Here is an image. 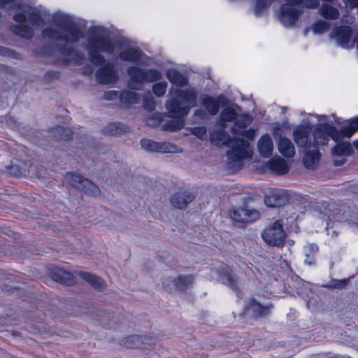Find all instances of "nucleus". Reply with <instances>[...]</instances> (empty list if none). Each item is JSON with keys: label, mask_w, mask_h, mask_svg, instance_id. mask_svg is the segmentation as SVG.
I'll return each instance as SVG.
<instances>
[{"label": "nucleus", "mask_w": 358, "mask_h": 358, "mask_svg": "<svg viewBox=\"0 0 358 358\" xmlns=\"http://www.w3.org/2000/svg\"><path fill=\"white\" fill-rule=\"evenodd\" d=\"M54 24L57 27H47L41 31V36L54 44L55 50L61 55L63 65L73 63L80 65L85 59V54L76 49L79 41L85 37L83 30L76 22L73 16L55 12L52 15Z\"/></svg>", "instance_id": "f257e3e1"}, {"label": "nucleus", "mask_w": 358, "mask_h": 358, "mask_svg": "<svg viewBox=\"0 0 358 358\" xmlns=\"http://www.w3.org/2000/svg\"><path fill=\"white\" fill-rule=\"evenodd\" d=\"M87 43L85 47L89 60L96 66H100L96 72V81L99 84L115 83L119 74L113 63L106 62L101 53L111 55L115 51V43L110 38V31L101 25L90 26L87 29Z\"/></svg>", "instance_id": "f03ea898"}, {"label": "nucleus", "mask_w": 358, "mask_h": 358, "mask_svg": "<svg viewBox=\"0 0 358 358\" xmlns=\"http://www.w3.org/2000/svg\"><path fill=\"white\" fill-rule=\"evenodd\" d=\"M210 139L212 143L217 146L224 145L231 148L227 153L228 169H232L235 164H239L244 159L250 157L248 151L249 142L240 138H231L224 129L213 131L210 134Z\"/></svg>", "instance_id": "7ed1b4c3"}, {"label": "nucleus", "mask_w": 358, "mask_h": 358, "mask_svg": "<svg viewBox=\"0 0 358 358\" xmlns=\"http://www.w3.org/2000/svg\"><path fill=\"white\" fill-rule=\"evenodd\" d=\"M127 73L129 78L127 87L132 90H143L144 83H155L162 78V72L156 69H143L137 66H129Z\"/></svg>", "instance_id": "20e7f679"}, {"label": "nucleus", "mask_w": 358, "mask_h": 358, "mask_svg": "<svg viewBox=\"0 0 358 358\" xmlns=\"http://www.w3.org/2000/svg\"><path fill=\"white\" fill-rule=\"evenodd\" d=\"M17 0H13L9 3L3 4V6H0V8L3 9L7 5H10L9 8L12 10H22L23 13H15L13 20L18 23H24L27 18L31 26L38 27L43 24L44 20L42 16L41 11L36 8L31 7L29 5H22L20 3H16Z\"/></svg>", "instance_id": "39448f33"}, {"label": "nucleus", "mask_w": 358, "mask_h": 358, "mask_svg": "<svg viewBox=\"0 0 358 358\" xmlns=\"http://www.w3.org/2000/svg\"><path fill=\"white\" fill-rule=\"evenodd\" d=\"M263 240L270 246L282 248L285 243L286 233L280 220H276L262 232Z\"/></svg>", "instance_id": "423d86ee"}, {"label": "nucleus", "mask_w": 358, "mask_h": 358, "mask_svg": "<svg viewBox=\"0 0 358 358\" xmlns=\"http://www.w3.org/2000/svg\"><path fill=\"white\" fill-rule=\"evenodd\" d=\"M65 180L72 187L87 194L96 196L100 194V189L96 184L80 175L68 172L65 175Z\"/></svg>", "instance_id": "0eeeda50"}, {"label": "nucleus", "mask_w": 358, "mask_h": 358, "mask_svg": "<svg viewBox=\"0 0 358 358\" xmlns=\"http://www.w3.org/2000/svg\"><path fill=\"white\" fill-rule=\"evenodd\" d=\"M313 136L315 143L317 145H327L330 138L336 142L341 139L340 131L335 127L327 123L317 127L313 131Z\"/></svg>", "instance_id": "6e6552de"}, {"label": "nucleus", "mask_w": 358, "mask_h": 358, "mask_svg": "<svg viewBox=\"0 0 358 358\" xmlns=\"http://www.w3.org/2000/svg\"><path fill=\"white\" fill-rule=\"evenodd\" d=\"M113 42L115 43V46L117 45L120 48H124V50L118 53V57L121 60L131 63H138L140 62L143 55L141 50L131 47L129 41L126 39H120L115 42Z\"/></svg>", "instance_id": "1a4fd4ad"}, {"label": "nucleus", "mask_w": 358, "mask_h": 358, "mask_svg": "<svg viewBox=\"0 0 358 358\" xmlns=\"http://www.w3.org/2000/svg\"><path fill=\"white\" fill-rule=\"evenodd\" d=\"M302 11L289 3H283L280 9L279 20L287 27L294 26Z\"/></svg>", "instance_id": "9d476101"}, {"label": "nucleus", "mask_w": 358, "mask_h": 358, "mask_svg": "<svg viewBox=\"0 0 358 358\" xmlns=\"http://www.w3.org/2000/svg\"><path fill=\"white\" fill-rule=\"evenodd\" d=\"M140 145L143 149L148 152H177L178 148L166 142H155L154 141L143 138L140 141Z\"/></svg>", "instance_id": "9b49d317"}, {"label": "nucleus", "mask_w": 358, "mask_h": 358, "mask_svg": "<svg viewBox=\"0 0 358 358\" xmlns=\"http://www.w3.org/2000/svg\"><path fill=\"white\" fill-rule=\"evenodd\" d=\"M201 103L210 115H215L219 112L220 105H228V100L223 95H220L217 99L203 94L201 97Z\"/></svg>", "instance_id": "f8f14e48"}, {"label": "nucleus", "mask_w": 358, "mask_h": 358, "mask_svg": "<svg viewBox=\"0 0 358 358\" xmlns=\"http://www.w3.org/2000/svg\"><path fill=\"white\" fill-rule=\"evenodd\" d=\"M337 44L343 48H352L353 45H350L352 37V29L348 26H341L334 29L331 34Z\"/></svg>", "instance_id": "ddd939ff"}, {"label": "nucleus", "mask_w": 358, "mask_h": 358, "mask_svg": "<svg viewBox=\"0 0 358 358\" xmlns=\"http://www.w3.org/2000/svg\"><path fill=\"white\" fill-rule=\"evenodd\" d=\"M231 219L238 222H250L257 220L260 214L257 210L249 209L247 206L234 209L230 213Z\"/></svg>", "instance_id": "4468645a"}, {"label": "nucleus", "mask_w": 358, "mask_h": 358, "mask_svg": "<svg viewBox=\"0 0 358 358\" xmlns=\"http://www.w3.org/2000/svg\"><path fill=\"white\" fill-rule=\"evenodd\" d=\"M273 305L271 303L262 304L255 299L250 301L247 313L254 318L266 317L271 313Z\"/></svg>", "instance_id": "2eb2a0df"}, {"label": "nucleus", "mask_w": 358, "mask_h": 358, "mask_svg": "<svg viewBox=\"0 0 358 358\" xmlns=\"http://www.w3.org/2000/svg\"><path fill=\"white\" fill-rule=\"evenodd\" d=\"M169 116L172 118H182L189 111V106H182L180 101L176 99L169 100L165 104Z\"/></svg>", "instance_id": "dca6fc26"}, {"label": "nucleus", "mask_w": 358, "mask_h": 358, "mask_svg": "<svg viewBox=\"0 0 358 358\" xmlns=\"http://www.w3.org/2000/svg\"><path fill=\"white\" fill-rule=\"evenodd\" d=\"M288 198L281 189H275L264 196V203L268 207L276 208L285 205Z\"/></svg>", "instance_id": "f3484780"}, {"label": "nucleus", "mask_w": 358, "mask_h": 358, "mask_svg": "<svg viewBox=\"0 0 358 358\" xmlns=\"http://www.w3.org/2000/svg\"><path fill=\"white\" fill-rule=\"evenodd\" d=\"M195 199V196L189 191H180L173 194L171 198L172 206L178 209H182Z\"/></svg>", "instance_id": "a211bd4d"}, {"label": "nucleus", "mask_w": 358, "mask_h": 358, "mask_svg": "<svg viewBox=\"0 0 358 358\" xmlns=\"http://www.w3.org/2000/svg\"><path fill=\"white\" fill-rule=\"evenodd\" d=\"M49 275L54 281L67 285L73 284L74 281V278L70 272L59 267L52 268L49 271Z\"/></svg>", "instance_id": "6ab92c4d"}, {"label": "nucleus", "mask_w": 358, "mask_h": 358, "mask_svg": "<svg viewBox=\"0 0 358 358\" xmlns=\"http://www.w3.org/2000/svg\"><path fill=\"white\" fill-rule=\"evenodd\" d=\"M310 130L306 127H299L293 131V138L297 146L309 148Z\"/></svg>", "instance_id": "aec40b11"}, {"label": "nucleus", "mask_w": 358, "mask_h": 358, "mask_svg": "<svg viewBox=\"0 0 358 358\" xmlns=\"http://www.w3.org/2000/svg\"><path fill=\"white\" fill-rule=\"evenodd\" d=\"M266 168L276 175L282 176L289 171V166L285 159L280 157L273 158L266 163Z\"/></svg>", "instance_id": "412c9836"}, {"label": "nucleus", "mask_w": 358, "mask_h": 358, "mask_svg": "<svg viewBox=\"0 0 358 358\" xmlns=\"http://www.w3.org/2000/svg\"><path fill=\"white\" fill-rule=\"evenodd\" d=\"M257 148L260 155L263 157L267 158L272 155L273 143L269 134H266L260 138Z\"/></svg>", "instance_id": "4be33fe9"}, {"label": "nucleus", "mask_w": 358, "mask_h": 358, "mask_svg": "<svg viewBox=\"0 0 358 358\" xmlns=\"http://www.w3.org/2000/svg\"><path fill=\"white\" fill-rule=\"evenodd\" d=\"M253 121V117L249 113H243L237 115L233 127L231 128V131L234 135H238L240 131L245 129Z\"/></svg>", "instance_id": "5701e85b"}, {"label": "nucleus", "mask_w": 358, "mask_h": 358, "mask_svg": "<svg viewBox=\"0 0 358 358\" xmlns=\"http://www.w3.org/2000/svg\"><path fill=\"white\" fill-rule=\"evenodd\" d=\"M278 148L284 157L291 158L295 155L294 144L289 138L280 136L278 141Z\"/></svg>", "instance_id": "b1692460"}, {"label": "nucleus", "mask_w": 358, "mask_h": 358, "mask_svg": "<svg viewBox=\"0 0 358 358\" xmlns=\"http://www.w3.org/2000/svg\"><path fill=\"white\" fill-rule=\"evenodd\" d=\"M80 275L83 280L99 291H103L106 287L105 281L100 277L84 271L80 272Z\"/></svg>", "instance_id": "393cba45"}, {"label": "nucleus", "mask_w": 358, "mask_h": 358, "mask_svg": "<svg viewBox=\"0 0 358 358\" xmlns=\"http://www.w3.org/2000/svg\"><path fill=\"white\" fill-rule=\"evenodd\" d=\"M175 94L180 99H183L186 103L192 107L196 105V92L194 89L177 90Z\"/></svg>", "instance_id": "a878e982"}, {"label": "nucleus", "mask_w": 358, "mask_h": 358, "mask_svg": "<svg viewBox=\"0 0 358 358\" xmlns=\"http://www.w3.org/2000/svg\"><path fill=\"white\" fill-rule=\"evenodd\" d=\"M167 79L173 85L178 87H183L187 84V78L175 69H169L166 71Z\"/></svg>", "instance_id": "bb28decb"}, {"label": "nucleus", "mask_w": 358, "mask_h": 358, "mask_svg": "<svg viewBox=\"0 0 358 358\" xmlns=\"http://www.w3.org/2000/svg\"><path fill=\"white\" fill-rule=\"evenodd\" d=\"M238 113H236L235 108L232 107H227L223 109L220 113V122L219 125L225 129L227 127V123L230 122H235L236 118L237 117Z\"/></svg>", "instance_id": "cd10ccee"}, {"label": "nucleus", "mask_w": 358, "mask_h": 358, "mask_svg": "<svg viewBox=\"0 0 358 358\" xmlns=\"http://www.w3.org/2000/svg\"><path fill=\"white\" fill-rule=\"evenodd\" d=\"M320 152L317 150L307 152L303 157V163L306 168L314 169L318 164Z\"/></svg>", "instance_id": "c85d7f7f"}, {"label": "nucleus", "mask_w": 358, "mask_h": 358, "mask_svg": "<svg viewBox=\"0 0 358 358\" xmlns=\"http://www.w3.org/2000/svg\"><path fill=\"white\" fill-rule=\"evenodd\" d=\"M194 282L192 275H179L178 278H174L172 282L176 289L180 291L187 289Z\"/></svg>", "instance_id": "c756f323"}, {"label": "nucleus", "mask_w": 358, "mask_h": 358, "mask_svg": "<svg viewBox=\"0 0 358 358\" xmlns=\"http://www.w3.org/2000/svg\"><path fill=\"white\" fill-rule=\"evenodd\" d=\"M13 29L14 32L17 35L25 39L30 40L34 37V31L30 25L20 23V24L15 25Z\"/></svg>", "instance_id": "7c9ffc66"}, {"label": "nucleus", "mask_w": 358, "mask_h": 358, "mask_svg": "<svg viewBox=\"0 0 358 358\" xmlns=\"http://www.w3.org/2000/svg\"><path fill=\"white\" fill-rule=\"evenodd\" d=\"M356 131H358V117L350 119L348 125L341 129V138L343 137L350 138Z\"/></svg>", "instance_id": "2f4dec72"}, {"label": "nucleus", "mask_w": 358, "mask_h": 358, "mask_svg": "<svg viewBox=\"0 0 358 358\" xmlns=\"http://www.w3.org/2000/svg\"><path fill=\"white\" fill-rule=\"evenodd\" d=\"M320 14L327 20H336L340 13L337 8L329 4H323L319 9Z\"/></svg>", "instance_id": "473e14b6"}, {"label": "nucleus", "mask_w": 358, "mask_h": 358, "mask_svg": "<svg viewBox=\"0 0 358 358\" xmlns=\"http://www.w3.org/2000/svg\"><path fill=\"white\" fill-rule=\"evenodd\" d=\"M128 127L122 123L115 122L110 123L104 128V133L110 136L121 135L124 132H127Z\"/></svg>", "instance_id": "72a5a7b5"}, {"label": "nucleus", "mask_w": 358, "mask_h": 358, "mask_svg": "<svg viewBox=\"0 0 358 358\" xmlns=\"http://www.w3.org/2000/svg\"><path fill=\"white\" fill-rule=\"evenodd\" d=\"M139 94L135 92L125 90L120 93L119 99L123 104H134L139 101Z\"/></svg>", "instance_id": "f704fd0d"}, {"label": "nucleus", "mask_w": 358, "mask_h": 358, "mask_svg": "<svg viewBox=\"0 0 358 358\" xmlns=\"http://www.w3.org/2000/svg\"><path fill=\"white\" fill-rule=\"evenodd\" d=\"M305 252L306 259L304 263L308 266H312L315 264V255L318 250L317 245L311 243L308 244L303 248Z\"/></svg>", "instance_id": "c9c22d12"}, {"label": "nucleus", "mask_w": 358, "mask_h": 358, "mask_svg": "<svg viewBox=\"0 0 358 358\" xmlns=\"http://www.w3.org/2000/svg\"><path fill=\"white\" fill-rule=\"evenodd\" d=\"M142 336L131 335L122 340V345L127 348H142Z\"/></svg>", "instance_id": "e433bc0d"}, {"label": "nucleus", "mask_w": 358, "mask_h": 358, "mask_svg": "<svg viewBox=\"0 0 358 358\" xmlns=\"http://www.w3.org/2000/svg\"><path fill=\"white\" fill-rule=\"evenodd\" d=\"M352 152V148L348 142H341L336 144L331 150L334 155L341 156L343 155H349Z\"/></svg>", "instance_id": "4c0bfd02"}, {"label": "nucleus", "mask_w": 358, "mask_h": 358, "mask_svg": "<svg viewBox=\"0 0 358 358\" xmlns=\"http://www.w3.org/2000/svg\"><path fill=\"white\" fill-rule=\"evenodd\" d=\"M54 132L57 134L56 138L62 141H67L73 136L72 131L62 126H57L54 129Z\"/></svg>", "instance_id": "58836bf2"}, {"label": "nucleus", "mask_w": 358, "mask_h": 358, "mask_svg": "<svg viewBox=\"0 0 358 358\" xmlns=\"http://www.w3.org/2000/svg\"><path fill=\"white\" fill-rule=\"evenodd\" d=\"M349 280L347 278L338 280L331 278L327 284L322 285L323 287L329 289H343L345 288Z\"/></svg>", "instance_id": "ea45409f"}, {"label": "nucleus", "mask_w": 358, "mask_h": 358, "mask_svg": "<svg viewBox=\"0 0 358 358\" xmlns=\"http://www.w3.org/2000/svg\"><path fill=\"white\" fill-rule=\"evenodd\" d=\"M331 26V24L330 22L319 20L312 25L311 29L315 34H322L327 31Z\"/></svg>", "instance_id": "a19ab883"}, {"label": "nucleus", "mask_w": 358, "mask_h": 358, "mask_svg": "<svg viewBox=\"0 0 358 358\" xmlns=\"http://www.w3.org/2000/svg\"><path fill=\"white\" fill-rule=\"evenodd\" d=\"M183 127V122L178 118L170 120L163 125V129L171 131H176L182 129Z\"/></svg>", "instance_id": "79ce46f5"}, {"label": "nucleus", "mask_w": 358, "mask_h": 358, "mask_svg": "<svg viewBox=\"0 0 358 358\" xmlns=\"http://www.w3.org/2000/svg\"><path fill=\"white\" fill-rule=\"evenodd\" d=\"M167 83L166 81L157 82L152 85V91L157 97L164 95L167 88Z\"/></svg>", "instance_id": "37998d69"}, {"label": "nucleus", "mask_w": 358, "mask_h": 358, "mask_svg": "<svg viewBox=\"0 0 358 358\" xmlns=\"http://www.w3.org/2000/svg\"><path fill=\"white\" fill-rule=\"evenodd\" d=\"M0 55L3 57H8L16 59H20V55L15 50L8 48L6 47L0 45Z\"/></svg>", "instance_id": "c03bdc74"}, {"label": "nucleus", "mask_w": 358, "mask_h": 358, "mask_svg": "<svg viewBox=\"0 0 358 358\" xmlns=\"http://www.w3.org/2000/svg\"><path fill=\"white\" fill-rule=\"evenodd\" d=\"M142 348L143 349H151L157 343V338L150 336H142Z\"/></svg>", "instance_id": "a18cd8bd"}, {"label": "nucleus", "mask_w": 358, "mask_h": 358, "mask_svg": "<svg viewBox=\"0 0 358 358\" xmlns=\"http://www.w3.org/2000/svg\"><path fill=\"white\" fill-rule=\"evenodd\" d=\"M223 283L229 286L234 290H238V283L236 279H235L229 273H227L225 274V275L223 277Z\"/></svg>", "instance_id": "49530a36"}, {"label": "nucleus", "mask_w": 358, "mask_h": 358, "mask_svg": "<svg viewBox=\"0 0 358 358\" xmlns=\"http://www.w3.org/2000/svg\"><path fill=\"white\" fill-rule=\"evenodd\" d=\"M6 169L10 175L15 177H20L24 174L23 170L17 164L8 166Z\"/></svg>", "instance_id": "de8ad7c7"}, {"label": "nucleus", "mask_w": 358, "mask_h": 358, "mask_svg": "<svg viewBox=\"0 0 358 358\" xmlns=\"http://www.w3.org/2000/svg\"><path fill=\"white\" fill-rule=\"evenodd\" d=\"M143 107L148 111H152L155 108V102L152 96H146L143 98Z\"/></svg>", "instance_id": "09e8293b"}, {"label": "nucleus", "mask_w": 358, "mask_h": 358, "mask_svg": "<svg viewBox=\"0 0 358 358\" xmlns=\"http://www.w3.org/2000/svg\"><path fill=\"white\" fill-rule=\"evenodd\" d=\"M60 72L57 71H48L44 74V80L46 82H50L53 80H57L59 78Z\"/></svg>", "instance_id": "8fccbe9b"}, {"label": "nucleus", "mask_w": 358, "mask_h": 358, "mask_svg": "<svg viewBox=\"0 0 358 358\" xmlns=\"http://www.w3.org/2000/svg\"><path fill=\"white\" fill-rule=\"evenodd\" d=\"M238 135H241L243 137H245L248 140L252 141L255 138V130L254 129H249L247 130H241Z\"/></svg>", "instance_id": "3c124183"}, {"label": "nucleus", "mask_w": 358, "mask_h": 358, "mask_svg": "<svg viewBox=\"0 0 358 358\" xmlns=\"http://www.w3.org/2000/svg\"><path fill=\"white\" fill-rule=\"evenodd\" d=\"M319 0H303L302 5L308 8H315L319 6Z\"/></svg>", "instance_id": "603ef678"}, {"label": "nucleus", "mask_w": 358, "mask_h": 358, "mask_svg": "<svg viewBox=\"0 0 358 358\" xmlns=\"http://www.w3.org/2000/svg\"><path fill=\"white\" fill-rule=\"evenodd\" d=\"M117 96H118V92L112 90V91L106 92L104 93L103 98L106 100H113V99H116L117 97Z\"/></svg>", "instance_id": "864d4df0"}, {"label": "nucleus", "mask_w": 358, "mask_h": 358, "mask_svg": "<svg viewBox=\"0 0 358 358\" xmlns=\"http://www.w3.org/2000/svg\"><path fill=\"white\" fill-rule=\"evenodd\" d=\"M206 130L205 127H196L194 129L193 134L202 139L203 136L206 134Z\"/></svg>", "instance_id": "5fc2aeb1"}, {"label": "nucleus", "mask_w": 358, "mask_h": 358, "mask_svg": "<svg viewBox=\"0 0 358 358\" xmlns=\"http://www.w3.org/2000/svg\"><path fill=\"white\" fill-rule=\"evenodd\" d=\"M287 3L291 4L293 6L301 5L303 0H286Z\"/></svg>", "instance_id": "6e6d98bb"}, {"label": "nucleus", "mask_w": 358, "mask_h": 358, "mask_svg": "<svg viewBox=\"0 0 358 358\" xmlns=\"http://www.w3.org/2000/svg\"><path fill=\"white\" fill-rule=\"evenodd\" d=\"M104 316L103 318L101 319V322L103 324H106V319L105 316L107 317V319L110 320L112 317H113V313H103Z\"/></svg>", "instance_id": "4d7b16f0"}, {"label": "nucleus", "mask_w": 358, "mask_h": 358, "mask_svg": "<svg viewBox=\"0 0 358 358\" xmlns=\"http://www.w3.org/2000/svg\"><path fill=\"white\" fill-rule=\"evenodd\" d=\"M350 6L352 8L358 7V0H348Z\"/></svg>", "instance_id": "13d9d810"}, {"label": "nucleus", "mask_w": 358, "mask_h": 358, "mask_svg": "<svg viewBox=\"0 0 358 358\" xmlns=\"http://www.w3.org/2000/svg\"><path fill=\"white\" fill-rule=\"evenodd\" d=\"M203 114H204V112L201 109H198V110L194 111V115L195 116H200V117H201V116L203 115Z\"/></svg>", "instance_id": "bf43d9fd"}, {"label": "nucleus", "mask_w": 358, "mask_h": 358, "mask_svg": "<svg viewBox=\"0 0 358 358\" xmlns=\"http://www.w3.org/2000/svg\"><path fill=\"white\" fill-rule=\"evenodd\" d=\"M345 160L343 159L341 161H336L334 164L336 166H341L345 163Z\"/></svg>", "instance_id": "052dcab7"}, {"label": "nucleus", "mask_w": 358, "mask_h": 358, "mask_svg": "<svg viewBox=\"0 0 358 358\" xmlns=\"http://www.w3.org/2000/svg\"><path fill=\"white\" fill-rule=\"evenodd\" d=\"M13 0H0V6H3V4L6 3H9L10 1H12Z\"/></svg>", "instance_id": "680f3d73"}, {"label": "nucleus", "mask_w": 358, "mask_h": 358, "mask_svg": "<svg viewBox=\"0 0 358 358\" xmlns=\"http://www.w3.org/2000/svg\"><path fill=\"white\" fill-rule=\"evenodd\" d=\"M353 145L355 147V148L358 150V139L353 142Z\"/></svg>", "instance_id": "e2e57ef3"}, {"label": "nucleus", "mask_w": 358, "mask_h": 358, "mask_svg": "<svg viewBox=\"0 0 358 358\" xmlns=\"http://www.w3.org/2000/svg\"><path fill=\"white\" fill-rule=\"evenodd\" d=\"M327 116L326 115H321L320 117V120H327Z\"/></svg>", "instance_id": "0e129e2a"}, {"label": "nucleus", "mask_w": 358, "mask_h": 358, "mask_svg": "<svg viewBox=\"0 0 358 358\" xmlns=\"http://www.w3.org/2000/svg\"><path fill=\"white\" fill-rule=\"evenodd\" d=\"M235 106V107H236L238 110H241V107H240L238 105L235 104V106Z\"/></svg>", "instance_id": "69168bd1"}, {"label": "nucleus", "mask_w": 358, "mask_h": 358, "mask_svg": "<svg viewBox=\"0 0 358 358\" xmlns=\"http://www.w3.org/2000/svg\"><path fill=\"white\" fill-rule=\"evenodd\" d=\"M307 31H308V30H307V29H306V30L304 31V32H305V33H304V34H305V35H306V34H307Z\"/></svg>", "instance_id": "338daca9"}]
</instances>
